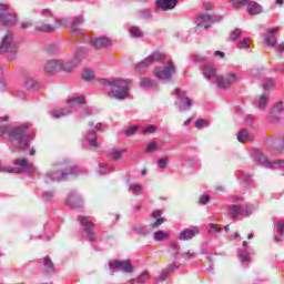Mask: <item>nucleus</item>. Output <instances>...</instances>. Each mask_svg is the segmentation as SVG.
Wrapping results in <instances>:
<instances>
[{"label":"nucleus","mask_w":284,"mask_h":284,"mask_svg":"<svg viewBox=\"0 0 284 284\" xmlns=\"http://www.w3.org/2000/svg\"><path fill=\"white\" fill-rule=\"evenodd\" d=\"M258 105H260L261 110L265 109V105H267V95H265V94L261 95Z\"/></svg>","instance_id":"41"},{"label":"nucleus","mask_w":284,"mask_h":284,"mask_svg":"<svg viewBox=\"0 0 284 284\" xmlns=\"http://www.w3.org/2000/svg\"><path fill=\"white\" fill-rule=\"evenodd\" d=\"M148 132L154 133L156 132V128H154V125H149L143 130L142 134H145Z\"/></svg>","instance_id":"50"},{"label":"nucleus","mask_w":284,"mask_h":284,"mask_svg":"<svg viewBox=\"0 0 284 284\" xmlns=\"http://www.w3.org/2000/svg\"><path fill=\"white\" fill-rule=\"evenodd\" d=\"M89 141V145H91V148H99V142H97V139H88Z\"/></svg>","instance_id":"51"},{"label":"nucleus","mask_w":284,"mask_h":284,"mask_svg":"<svg viewBox=\"0 0 284 284\" xmlns=\"http://www.w3.org/2000/svg\"><path fill=\"white\" fill-rule=\"evenodd\" d=\"M111 156L114 161H119V159H121V156H123V153L121 151H113L111 153Z\"/></svg>","instance_id":"47"},{"label":"nucleus","mask_w":284,"mask_h":284,"mask_svg":"<svg viewBox=\"0 0 284 284\" xmlns=\"http://www.w3.org/2000/svg\"><path fill=\"white\" fill-rule=\"evenodd\" d=\"M281 112H283V103L277 102L272 109V114L276 116V114H281Z\"/></svg>","instance_id":"34"},{"label":"nucleus","mask_w":284,"mask_h":284,"mask_svg":"<svg viewBox=\"0 0 284 284\" xmlns=\"http://www.w3.org/2000/svg\"><path fill=\"white\" fill-rule=\"evenodd\" d=\"M130 190H141V186H139V185H131Z\"/></svg>","instance_id":"62"},{"label":"nucleus","mask_w":284,"mask_h":284,"mask_svg":"<svg viewBox=\"0 0 284 284\" xmlns=\"http://www.w3.org/2000/svg\"><path fill=\"white\" fill-rule=\"evenodd\" d=\"M130 34H131V37H134L135 39H141V37H143V31H141V29H139V27H132L130 29Z\"/></svg>","instance_id":"29"},{"label":"nucleus","mask_w":284,"mask_h":284,"mask_svg":"<svg viewBox=\"0 0 284 284\" xmlns=\"http://www.w3.org/2000/svg\"><path fill=\"white\" fill-rule=\"evenodd\" d=\"M17 24V16L8 11V4H0V26L12 28Z\"/></svg>","instance_id":"4"},{"label":"nucleus","mask_w":284,"mask_h":284,"mask_svg":"<svg viewBox=\"0 0 284 284\" xmlns=\"http://www.w3.org/2000/svg\"><path fill=\"white\" fill-rule=\"evenodd\" d=\"M237 141L245 143V141H252V134L247 130H242L237 133Z\"/></svg>","instance_id":"24"},{"label":"nucleus","mask_w":284,"mask_h":284,"mask_svg":"<svg viewBox=\"0 0 284 284\" xmlns=\"http://www.w3.org/2000/svg\"><path fill=\"white\" fill-rule=\"evenodd\" d=\"M250 45H251V40H250V38H245L244 40H242V41H240V42L237 43V48H239L240 50H247V48H250Z\"/></svg>","instance_id":"30"},{"label":"nucleus","mask_w":284,"mask_h":284,"mask_svg":"<svg viewBox=\"0 0 284 284\" xmlns=\"http://www.w3.org/2000/svg\"><path fill=\"white\" fill-rule=\"evenodd\" d=\"M257 160L260 161V163H262L263 165H270V160H267V156H265V154L257 152Z\"/></svg>","instance_id":"37"},{"label":"nucleus","mask_w":284,"mask_h":284,"mask_svg":"<svg viewBox=\"0 0 284 284\" xmlns=\"http://www.w3.org/2000/svg\"><path fill=\"white\" fill-rule=\"evenodd\" d=\"M236 81H239V75H236V73H226L225 75L216 77V85L222 90H227V88L233 83H236Z\"/></svg>","instance_id":"5"},{"label":"nucleus","mask_w":284,"mask_h":284,"mask_svg":"<svg viewBox=\"0 0 284 284\" xmlns=\"http://www.w3.org/2000/svg\"><path fill=\"white\" fill-rule=\"evenodd\" d=\"M0 52L8 54V60L12 61L19 53V44L12 39V33L7 32L0 42Z\"/></svg>","instance_id":"3"},{"label":"nucleus","mask_w":284,"mask_h":284,"mask_svg":"<svg viewBox=\"0 0 284 284\" xmlns=\"http://www.w3.org/2000/svg\"><path fill=\"white\" fill-rule=\"evenodd\" d=\"M131 227L135 234H143V229H141V226L133 224Z\"/></svg>","instance_id":"49"},{"label":"nucleus","mask_w":284,"mask_h":284,"mask_svg":"<svg viewBox=\"0 0 284 284\" xmlns=\"http://www.w3.org/2000/svg\"><path fill=\"white\" fill-rule=\"evenodd\" d=\"M196 28H212V16L205 13L200 14L195 19Z\"/></svg>","instance_id":"12"},{"label":"nucleus","mask_w":284,"mask_h":284,"mask_svg":"<svg viewBox=\"0 0 284 284\" xmlns=\"http://www.w3.org/2000/svg\"><path fill=\"white\" fill-rule=\"evenodd\" d=\"M158 165L160 170H165V168H168V158L158 160Z\"/></svg>","instance_id":"42"},{"label":"nucleus","mask_w":284,"mask_h":284,"mask_svg":"<svg viewBox=\"0 0 284 284\" xmlns=\"http://www.w3.org/2000/svg\"><path fill=\"white\" fill-rule=\"evenodd\" d=\"M150 277L148 272H143L136 280L132 278L131 283H134V281H136L138 283H145V281H148V278Z\"/></svg>","instance_id":"33"},{"label":"nucleus","mask_w":284,"mask_h":284,"mask_svg":"<svg viewBox=\"0 0 284 284\" xmlns=\"http://www.w3.org/2000/svg\"><path fill=\"white\" fill-rule=\"evenodd\" d=\"M16 165H20V168H32V164L28 163L26 159L17 160Z\"/></svg>","instance_id":"40"},{"label":"nucleus","mask_w":284,"mask_h":284,"mask_svg":"<svg viewBox=\"0 0 284 284\" xmlns=\"http://www.w3.org/2000/svg\"><path fill=\"white\" fill-rule=\"evenodd\" d=\"M278 52H280V54H282V52H284V43L283 42L278 44Z\"/></svg>","instance_id":"59"},{"label":"nucleus","mask_w":284,"mask_h":284,"mask_svg":"<svg viewBox=\"0 0 284 284\" xmlns=\"http://www.w3.org/2000/svg\"><path fill=\"white\" fill-rule=\"evenodd\" d=\"M111 270H121L126 274H134V267L132 266V261L123 260V261H114L109 264Z\"/></svg>","instance_id":"9"},{"label":"nucleus","mask_w":284,"mask_h":284,"mask_svg":"<svg viewBox=\"0 0 284 284\" xmlns=\"http://www.w3.org/2000/svg\"><path fill=\"white\" fill-rule=\"evenodd\" d=\"M32 26H34V21H32V19H30V18H24L20 22L21 30H28V29L32 28Z\"/></svg>","instance_id":"27"},{"label":"nucleus","mask_w":284,"mask_h":284,"mask_svg":"<svg viewBox=\"0 0 284 284\" xmlns=\"http://www.w3.org/2000/svg\"><path fill=\"white\" fill-rule=\"evenodd\" d=\"M162 214V211L152 212L151 219H155V221L150 224V227L156 230V227H161V225H163V223L165 222V217H163Z\"/></svg>","instance_id":"14"},{"label":"nucleus","mask_w":284,"mask_h":284,"mask_svg":"<svg viewBox=\"0 0 284 284\" xmlns=\"http://www.w3.org/2000/svg\"><path fill=\"white\" fill-rule=\"evenodd\" d=\"M81 23H83V17H81V16L75 17L70 26L71 32H73V33L81 32Z\"/></svg>","instance_id":"21"},{"label":"nucleus","mask_w":284,"mask_h":284,"mask_svg":"<svg viewBox=\"0 0 284 284\" xmlns=\"http://www.w3.org/2000/svg\"><path fill=\"white\" fill-rule=\"evenodd\" d=\"M247 12L252 16L261 14L263 12V7L258 2H250L247 4Z\"/></svg>","instance_id":"20"},{"label":"nucleus","mask_w":284,"mask_h":284,"mask_svg":"<svg viewBox=\"0 0 284 284\" xmlns=\"http://www.w3.org/2000/svg\"><path fill=\"white\" fill-rule=\"evenodd\" d=\"M196 234H199L197 230L186 229L180 233L179 239H180V241H190V240L194 239L196 236Z\"/></svg>","instance_id":"18"},{"label":"nucleus","mask_w":284,"mask_h":284,"mask_svg":"<svg viewBox=\"0 0 284 284\" xmlns=\"http://www.w3.org/2000/svg\"><path fill=\"white\" fill-rule=\"evenodd\" d=\"M233 8H243L247 6L248 1L247 0H235L234 2H231Z\"/></svg>","instance_id":"38"},{"label":"nucleus","mask_w":284,"mask_h":284,"mask_svg":"<svg viewBox=\"0 0 284 284\" xmlns=\"http://www.w3.org/2000/svg\"><path fill=\"white\" fill-rule=\"evenodd\" d=\"M79 63H81V61H74V60L63 61V60H60L59 70H62V72H72V70H74V67L79 65Z\"/></svg>","instance_id":"16"},{"label":"nucleus","mask_w":284,"mask_h":284,"mask_svg":"<svg viewBox=\"0 0 284 284\" xmlns=\"http://www.w3.org/2000/svg\"><path fill=\"white\" fill-rule=\"evenodd\" d=\"M215 191L216 192H223V187L222 186H215Z\"/></svg>","instance_id":"64"},{"label":"nucleus","mask_w":284,"mask_h":284,"mask_svg":"<svg viewBox=\"0 0 284 284\" xmlns=\"http://www.w3.org/2000/svg\"><path fill=\"white\" fill-rule=\"evenodd\" d=\"M277 232H278V234H283V232H284V221L283 220L277 222Z\"/></svg>","instance_id":"48"},{"label":"nucleus","mask_w":284,"mask_h":284,"mask_svg":"<svg viewBox=\"0 0 284 284\" xmlns=\"http://www.w3.org/2000/svg\"><path fill=\"white\" fill-rule=\"evenodd\" d=\"M136 130H139V126L136 125L129 126L128 130L125 131L126 136H132V134L136 133Z\"/></svg>","instance_id":"45"},{"label":"nucleus","mask_w":284,"mask_h":284,"mask_svg":"<svg viewBox=\"0 0 284 284\" xmlns=\"http://www.w3.org/2000/svg\"><path fill=\"white\" fill-rule=\"evenodd\" d=\"M184 258H194V251H187L183 255Z\"/></svg>","instance_id":"53"},{"label":"nucleus","mask_w":284,"mask_h":284,"mask_svg":"<svg viewBox=\"0 0 284 284\" xmlns=\"http://www.w3.org/2000/svg\"><path fill=\"white\" fill-rule=\"evenodd\" d=\"M140 85L142 88H152L153 83L152 80L150 78H143L140 80Z\"/></svg>","instance_id":"36"},{"label":"nucleus","mask_w":284,"mask_h":284,"mask_svg":"<svg viewBox=\"0 0 284 284\" xmlns=\"http://www.w3.org/2000/svg\"><path fill=\"white\" fill-rule=\"evenodd\" d=\"M68 174H74V166H72V163L67 162L62 165V171H52L51 179L54 181H65L68 179Z\"/></svg>","instance_id":"7"},{"label":"nucleus","mask_w":284,"mask_h":284,"mask_svg":"<svg viewBox=\"0 0 284 284\" xmlns=\"http://www.w3.org/2000/svg\"><path fill=\"white\" fill-rule=\"evenodd\" d=\"M54 119H61V116H64L63 111H53Z\"/></svg>","instance_id":"54"},{"label":"nucleus","mask_w":284,"mask_h":284,"mask_svg":"<svg viewBox=\"0 0 284 284\" xmlns=\"http://www.w3.org/2000/svg\"><path fill=\"white\" fill-rule=\"evenodd\" d=\"M207 125H210V123L205 119H200V120L195 121V128L197 130H201V128H207Z\"/></svg>","instance_id":"35"},{"label":"nucleus","mask_w":284,"mask_h":284,"mask_svg":"<svg viewBox=\"0 0 284 284\" xmlns=\"http://www.w3.org/2000/svg\"><path fill=\"white\" fill-rule=\"evenodd\" d=\"M211 230H215L216 232H221V229L216 227V225L211 224Z\"/></svg>","instance_id":"61"},{"label":"nucleus","mask_w":284,"mask_h":284,"mask_svg":"<svg viewBox=\"0 0 284 284\" xmlns=\"http://www.w3.org/2000/svg\"><path fill=\"white\" fill-rule=\"evenodd\" d=\"M42 16L43 17H52V11L50 9H43L42 10Z\"/></svg>","instance_id":"55"},{"label":"nucleus","mask_w":284,"mask_h":284,"mask_svg":"<svg viewBox=\"0 0 284 284\" xmlns=\"http://www.w3.org/2000/svg\"><path fill=\"white\" fill-rule=\"evenodd\" d=\"M176 3H179V0H156L155 8L162 12H168V10H174Z\"/></svg>","instance_id":"11"},{"label":"nucleus","mask_w":284,"mask_h":284,"mask_svg":"<svg viewBox=\"0 0 284 284\" xmlns=\"http://www.w3.org/2000/svg\"><path fill=\"white\" fill-rule=\"evenodd\" d=\"M174 94H176L178 99L181 101V108H192V99L187 98L185 91L176 88L174 90Z\"/></svg>","instance_id":"13"},{"label":"nucleus","mask_w":284,"mask_h":284,"mask_svg":"<svg viewBox=\"0 0 284 284\" xmlns=\"http://www.w3.org/2000/svg\"><path fill=\"white\" fill-rule=\"evenodd\" d=\"M229 212H230V215L232 216V219H236V216H239V214H245V212L241 211V206H239V205H231L229 207Z\"/></svg>","instance_id":"26"},{"label":"nucleus","mask_w":284,"mask_h":284,"mask_svg":"<svg viewBox=\"0 0 284 284\" xmlns=\"http://www.w3.org/2000/svg\"><path fill=\"white\" fill-rule=\"evenodd\" d=\"M60 63L61 60H49L44 65L45 72H48V74H54L55 72H59Z\"/></svg>","instance_id":"17"},{"label":"nucleus","mask_w":284,"mask_h":284,"mask_svg":"<svg viewBox=\"0 0 284 284\" xmlns=\"http://www.w3.org/2000/svg\"><path fill=\"white\" fill-rule=\"evenodd\" d=\"M214 55H215V57H220L221 59H225V53L222 52V51H215V52H214Z\"/></svg>","instance_id":"57"},{"label":"nucleus","mask_w":284,"mask_h":284,"mask_svg":"<svg viewBox=\"0 0 284 284\" xmlns=\"http://www.w3.org/2000/svg\"><path fill=\"white\" fill-rule=\"evenodd\" d=\"M275 3H276L277 6H283L284 0H275Z\"/></svg>","instance_id":"63"},{"label":"nucleus","mask_w":284,"mask_h":284,"mask_svg":"<svg viewBox=\"0 0 284 284\" xmlns=\"http://www.w3.org/2000/svg\"><path fill=\"white\" fill-rule=\"evenodd\" d=\"M243 33V31L241 29H235L232 34H231V39L233 41H236V39H239L241 37V34Z\"/></svg>","instance_id":"46"},{"label":"nucleus","mask_w":284,"mask_h":284,"mask_svg":"<svg viewBox=\"0 0 284 284\" xmlns=\"http://www.w3.org/2000/svg\"><path fill=\"white\" fill-rule=\"evenodd\" d=\"M110 38L108 37H97V38H92L90 40V44L92 45V48H94L95 50H103V48H110Z\"/></svg>","instance_id":"10"},{"label":"nucleus","mask_w":284,"mask_h":284,"mask_svg":"<svg viewBox=\"0 0 284 284\" xmlns=\"http://www.w3.org/2000/svg\"><path fill=\"white\" fill-rule=\"evenodd\" d=\"M195 61H205V58L203 55H195Z\"/></svg>","instance_id":"60"},{"label":"nucleus","mask_w":284,"mask_h":284,"mask_svg":"<svg viewBox=\"0 0 284 284\" xmlns=\"http://www.w3.org/2000/svg\"><path fill=\"white\" fill-rule=\"evenodd\" d=\"M154 241H158L159 243L163 241H168L170 239V235L163 231H156L153 233Z\"/></svg>","instance_id":"25"},{"label":"nucleus","mask_w":284,"mask_h":284,"mask_svg":"<svg viewBox=\"0 0 284 284\" xmlns=\"http://www.w3.org/2000/svg\"><path fill=\"white\" fill-rule=\"evenodd\" d=\"M54 262H52V258L47 255L43 257V272L45 274H54Z\"/></svg>","instance_id":"19"},{"label":"nucleus","mask_w":284,"mask_h":284,"mask_svg":"<svg viewBox=\"0 0 284 284\" xmlns=\"http://www.w3.org/2000/svg\"><path fill=\"white\" fill-rule=\"evenodd\" d=\"M199 203L200 205H207V203H210V195L207 194L201 195L199 199Z\"/></svg>","instance_id":"44"},{"label":"nucleus","mask_w":284,"mask_h":284,"mask_svg":"<svg viewBox=\"0 0 284 284\" xmlns=\"http://www.w3.org/2000/svg\"><path fill=\"white\" fill-rule=\"evenodd\" d=\"M152 150H156V145L154 143H150L146 148V152H152Z\"/></svg>","instance_id":"56"},{"label":"nucleus","mask_w":284,"mask_h":284,"mask_svg":"<svg viewBox=\"0 0 284 284\" xmlns=\"http://www.w3.org/2000/svg\"><path fill=\"white\" fill-rule=\"evenodd\" d=\"M204 8H205L206 10H212V8H214V4H212V2H205V3H204Z\"/></svg>","instance_id":"58"},{"label":"nucleus","mask_w":284,"mask_h":284,"mask_svg":"<svg viewBox=\"0 0 284 284\" xmlns=\"http://www.w3.org/2000/svg\"><path fill=\"white\" fill-rule=\"evenodd\" d=\"M271 88H274V82L272 81H266L264 83V90H271Z\"/></svg>","instance_id":"52"},{"label":"nucleus","mask_w":284,"mask_h":284,"mask_svg":"<svg viewBox=\"0 0 284 284\" xmlns=\"http://www.w3.org/2000/svg\"><path fill=\"white\" fill-rule=\"evenodd\" d=\"M203 75L209 80L214 79V77H216V68L206 64L203 69Z\"/></svg>","instance_id":"22"},{"label":"nucleus","mask_w":284,"mask_h":284,"mask_svg":"<svg viewBox=\"0 0 284 284\" xmlns=\"http://www.w3.org/2000/svg\"><path fill=\"white\" fill-rule=\"evenodd\" d=\"M78 221L82 227H84L87 239H89V241H97V235H94V223L85 215H80Z\"/></svg>","instance_id":"6"},{"label":"nucleus","mask_w":284,"mask_h":284,"mask_svg":"<svg viewBox=\"0 0 284 284\" xmlns=\"http://www.w3.org/2000/svg\"><path fill=\"white\" fill-rule=\"evenodd\" d=\"M278 32V27L272 28L268 30V34L264 39V43L268 45V48H274L276 45V33Z\"/></svg>","instance_id":"15"},{"label":"nucleus","mask_w":284,"mask_h":284,"mask_svg":"<svg viewBox=\"0 0 284 284\" xmlns=\"http://www.w3.org/2000/svg\"><path fill=\"white\" fill-rule=\"evenodd\" d=\"M69 21L67 19H58L55 20L54 28H65L68 26Z\"/></svg>","instance_id":"39"},{"label":"nucleus","mask_w":284,"mask_h":284,"mask_svg":"<svg viewBox=\"0 0 284 284\" xmlns=\"http://www.w3.org/2000/svg\"><path fill=\"white\" fill-rule=\"evenodd\" d=\"M240 258H241L242 263H250V253L247 251H243L240 254Z\"/></svg>","instance_id":"43"},{"label":"nucleus","mask_w":284,"mask_h":284,"mask_svg":"<svg viewBox=\"0 0 284 284\" xmlns=\"http://www.w3.org/2000/svg\"><path fill=\"white\" fill-rule=\"evenodd\" d=\"M161 61V54L154 53L152 55H149L146 59H144L141 64L142 65H152V63Z\"/></svg>","instance_id":"23"},{"label":"nucleus","mask_w":284,"mask_h":284,"mask_svg":"<svg viewBox=\"0 0 284 284\" xmlns=\"http://www.w3.org/2000/svg\"><path fill=\"white\" fill-rule=\"evenodd\" d=\"M102 83H104V85H109V97H111V99H116L118 101H124V99H128L130 94V87H128V82L125 80H103Z\"/></svg>","instance_id":"2"},{"label":"nucleus","mask_w":284,"mask_h":284,"mask_svg":"<svg viewBox=\"0 0 284 284\" xmlns=\"http://www.w3.org/2000/svg\"><path fill=\"white\" fill-rule=\"evenodd\" d=\"M154 74L156 79L170 81V79L176 74V67H174V63L168 62L163 70L155 71Z\"/></svg>","instance_id":"8"},{"label":"nucleus","mask_w":284,"mask_h":284,"mask_svg":"<svg viewBox=\"0 0 284 284\" xmlns=\"http://www.w3.org/2000/svg\"><path fill=\"white\" fill-rule=\"evenodd\" d=\"M36 30L38 32H54V26H52V24H42V26L36 27Z\"/></svg>","instance_id":"28"},{"label":"nucleus","mask_w":284,"mask_h":284,"mask_svg":"<svg viewBox=\"0 0 284 284\" xmlns=\"http://www.w3.org/2000/svg\"><path fill=\"white\" fill-rule=\"evenodd\" d=\"M82 79H84V81H92V79H94V72L89 69L84 70L82 73Z\"/></svg>","instance_id":"32"},{"label":"nucleus","mask_w":284,"mask_h":284,"mask_svg":"<svg viewBox=\"0 0 284 284\" xmlns=\"http://www.w3.org/2000/svg\"><path fill=\"white\" fill-rule=\"evenodd\" d=\"M70 105H81L85 103V98L83 97H77L71 100H69Z\"/></svg>","instance_id":"31"},{"label":"nucleus","mask_w":284,"mask_h":284,"mask_svg":"<svg viewBox=\"0 0 284 284\" xmlns=\"http://www.w3.org/2000/svg\"><path fill=\"white\" fill-rule=\"evenodd\" d=\"M29 128L28 124L21 126L2 125L0 126V134L7 136L11 141H16L20 150H26L30 145Z\"/></svg>","instance_id":"1"}]
</instances>
